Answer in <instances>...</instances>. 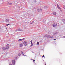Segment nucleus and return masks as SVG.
Returning a JSON list of instances; mask_svg holds the SVG:
<instances>
[{"label":"nucleus","mask_w":65,"mask_h":65,"mask_svg":"<svg viewBox=\"0 0 65 65\" xmlns=\"http://www.w3.org/2000/svg\"><path fill=\"white\" fill-rule=\"evenodd\" d=\"M15 60L14 59L12 61V64L10 63L9 65H14L15 64Z\"/></svg>","instance_id":"obj_1"},{"label":"nucleus","mask_w":65,"mask_h":65,"mask_svg":"<svg viewBox=\"0 0 65 65\" xmlns=\"http://www.w3.org/2000/svg\"><path fill=\"white\" fill-rule=\"evenodd\" d=\"M17 31H23V30L21 29L18 28L17 29L15 32H17Z\"/></svg>","instance_id":"obj_2"},{"label":"nucleus","mask_w":65,"mask_h":65,"mask_svg":"<svg viewBox=\"0 0 65 65\" xmlns=\"http://www.w3.org/2000/svg\"><path fill=\"white\" fill-rule=\"evenodd\" d=\"M24 45L25 46H27V43H28V42L26 41H24L23 43Z\"/></svg>","instance_id":"obj_3"},{"label":"nucleus","mask_w":65,"mask_h":65,"mask_svg":"<svg viewBox=\"0 0 65 65\" xmlns=\"http://www.w3.org/2000/svg\"><path fill=\"white\" fill-rule=\"evenodd\" d=\"M52 26L54 27H56V26H57V24L55 23H53L52 25Z\"/></svg>","instance_id":"obj_4"},{"label":"nucleus","mask_w":65,"mask_h":65,"mask_svg":"<svg viewBox=\"0 0 65 65\" xmlns=\"http://www.w3.org/2000/svg\"><path fill=\"white\" fill-rule=\"evenodd\" d=\"M9 44H7V45L6 46V50H7L8 49V48H9Z\"/></svg>","instance_id":"obj_5"},{"label":"nucleus","mask_w":65,"mask_h":65,"mask_svg":"<svg viewBox=\"0 0 65 65\" xmlns=\"http://www.w3.org/2000/svg\"><path fill=\"white\" fill-rule=\"evenodd\" d=\"M25 39V38H24L23 39H19L18 40V41H22L23 40H24Z\"/></svg>","instance_id":"obj_6"},{"label":"nucleus","mask_w":65,"mask_h":65,"mask_svg":"<svg viewBox=\"0 0 65 65\" xmlns=\"http://www.w3.org/2000/svg\"><path fill=\"white\" fill-rule=\"evenodd\" d=\"M33 23H36V21L35 20H34L32 22H31L30 24H32Z\"/></svg>","instance_id":"obj_7"},{"label":"nucleus","mask_w":65,"mask_h":65,"mask_svg":"<svg viewBox=\"0 0 65 65\" xmlns=\"http://www.w3.org/2000/svg\"><path fill=\"white\" fill-rule=\"evenodd\" d=\"M6 21L7 23H8V22H9V20L8 19H7L6 20Z\"/></svg>","instance_id":"obj_8"},{"label":"nucleus","mask_w":65,"mask_h":65,"mask_svg":"<svg viewBox=\"0 0 65 65\" xmlns=\"http://www.w3.org/2000/svg\"><path fill=\"white\" fill-rule=\"evenodd\" d=\"M41 10H42V9H37V11H39H39H41Z\"/></svg>","instance_id":"obj_9"},{"label":"nucleus","mask_w":65,"mask_h":65,"mask_svg":"<svg viewBox=\"0 0 65 65\" xmlns=\"http://www.w3.org/2000/svg\"><path fill=\"white\" fill-rule=\"evenodd\" d=\"M32 41L31 40L30 41V42L31 43V44L30 45V46H33V43H32Z\"/></svg>","instance_id":"obj_10"},{"label":"nucleus","mask_w":65,"mask_h":65,"mask_svg":"<svg viewBox=\"0 0 65 65\" xmlns=\"http://www.w3.org/2000/svg\"><path fill=\"white\" fill-rule=\"evenodd\" d=\"M53 13L54 15H56L57 13H56V12H53Z\"/></svg>","instance_id":"obj_11"},{"label":"nucleus","mask_w":65,"mask_h":65,"mask_svg":"<svg viewBox=\"0 0 65 65\" xmlns=\"http://www.w3.org/2000/svg\"><path fill=\"white\" fill-rule=\"evenodd\" d=\"M20 46L21 47H22V46H23V44H22V43L20 44Z\"/></svg>","instance_id":"obj_12"},{"label":"nucleus","mask_w":65,"mask_h":65,"mask_svg":"<svg viewBox=\"0 0 65 65\" xmlns=\"http://www.w3.org/2000/svg\"><path fill=\"white\" fill-rule=\"evenodd\" d=\"M44 8L46 9V8H47L48 7L46 6H44Z\"/></svg>","instance_id":"obj_13"},{"label":"nucleus","mask_w":65,"mask_h":65,"mask_svg":"<svg viewBox=\"0 0 65 65\" xmlns=\"http://www.w3.org/2000/svg\"><path fill=\"white\" fill-rule=\"evenodd\" d=\"M57 34V32H55L53 34V35H56Z\"/></svg>","instance_id":"obj_14"},{"label":"nucleus","mask_w":65,"mask_h":65,"mask_svg":"<svg viewBox=\"0 0 65 65\" xmlns=\"http://www.w3.org/2000/svg\"><path fill=\"white\" fill-rule=\"evenodd\" d=\"M46 37L47 38H50V35H49L47 36Z\"/></svg>","instance_id":"obj_15"},{"label":"nucleus","mask_w":65,"mask_h":65,"mask_svg":"<svg viewBox=\"0 0 65 65\" xmlns=\"http://www.w3.org/2000/svg\"><path fill=\"white\" fill-rule=\"evenodd\" d=\"M12 4L11 3H10L9 4V5H11Z\"/></svg>","instance_id":"obj_16"},{"label":"nucleus","mask_w":65,"mask_h":65,"mask_svg":"<svg viewBox=\"0 0 65 65\" xmlns=\"http://www.w3.org/2000/svg\"><path fill=\"white\" fill-rule=\"evenodd\" d=\"M3 50H4V51L6 50V48H5V47H4L3 48Z\"/></svg>","instance_id":"obj_17"},{"label":"nucleus","mask_w":65,"mask_h":65,"mask_svg":"<svg viewBox=\"0 0 65 65\" xmlns=\"http://www.w3.org/2000/svg\"><path fill=\"white\" fill-rule=\"evenodd\" d=\"M53 36H50V38H53Z\"/></svg>","instance_id":"obj_18"},{"label":"nucleus","mask_w":65,"mask_h":65,"mask_svg":"<svg viewBox=\"0 0 65 65\" xmlns=\"http://www.w3.org/2000/svg\"><path fill=\"white\" fill-rule=\"evenodd\" d=\"M58 8L59 9H61V8L60 7H58Z\"/></svg>","instance_id":"obj_19"},{"label":"nucleus","mask_w":65,"mask_h":65,"mask_svg":"<svg viewBox=\"0 0 65 65\" xmlns=\"http://www.w3.org/2000/svg\"><path fill=\"white\" fill-rule=\"evenodd\" d=\"M21 56V54L19 53L18 54V56Z\"/></svg>","instance_id":"obj_20"},{"label":"nucleus","mask_w":65,"mask_h":65,"mask_svg":"<svg viewBox=\"0 0 65 65\" xmlns=\"http://www.w3.org/2000/svg\"><path fill=\"white\" fill-rule=\"evenodd\" d=\"M57 8L58 7H59V5L57 4Z\"/></svg>","instance_id":"obj_21"},{"label":"nucleus","mask_w":65,"mask_h":65,"mask_svg":"<svg viewBox=\"0 0 65 65\" xmlns=\"http://www.w3.org/2000/svg\"><path fill=\"white\" fill-rule=\"evenodd\" d=\"M8 25H10V24H6V26H8Z\"/></svg>","instance_id":"obj_22"},{"label":"nucleus","mask_w":65,"mask_h":65,"mask_svg":"<svg viewBox=\"0 0 65 65\" xmlns=\"http://www.w3.org/2000/svg\"><path fill=\"white\" fill-rule=\"evenodd\" d=\"M37 44L38 45H39V42H38L37 43Z\"/></svg>","instance_id":"obj_23"},{"label":"nucleus","mask_w":65,"mask_h":65,"mask_svg":"<svg viewBox=\"0 0 65 65\" xmlns=\"http://www.w3.org/2000/svg\"><path fill=\"white\" fill-rule=\"evenodd\" d=\"M21 54H23V52L21 51Z\"/></svg>","instance_id":"obj_24"},{"label":"nucleus","mask_w":65,"mask_h":65,"mask_svg":"<svg viewBox=\"0 0 65 65\" xmlns=\"http://www.w3.org/2000/svg\"><path fill=\"white\" fill-rule=\"evenodd\" d=\"M63 8H64V9H65V7L64 6H63Z\"/></svg>","instance_id":"obj_25"},{"label":"nucleus","mask_w":65,"mask_h":65,"mask_svg":"<svg viewBox=\"0 0 65 65\" xmlns=\"http://www.w3.org/2000/svg\"><path fill=\"white\" fill-rule=\"evenodd\" d=\"M63 22L64 24H65V20H64Z\"/></svg>","instance_id":"obj_26"},{"label":"nucleus","mask_w":65,"mask_h":65,"mask_svg":"<svg viewBox=\"0 0 65 65\" xmlns=\"http://www.w3.org/2000/svg\"><path fill=\"white\" fill-rule=\"evenodd\" d=\"M35 62V60L34 59L33 61V62Z\"/></svg>","instance_id":"obj_27"},{"label":"nucleus","mask_w":65,"mask_h":65,"mask_svg":"<svg viewBox=\"0 0 65 65\" xmlns=\"http://www.w3.org/2000/svg\"><path fill=\"white\" fill-rule=\"evenodd\" d=\"M43 57H44V55L42 57V58Z\"/></svg>","instance_id":"obj_28"},{"label":"nucleus","mask_w":65,"mask_h":65,"mask_svg":"<svg viewBox=\"0 0 65 65\" xmlns=\"http://www.w3.org/2000/svg\"><path fill=\"white\" fill-rule=\"evenodd\" d=\"M56 40V39H55L54 40Z\"/></svg>","instance_id":"obj_29"},{"label":"nucleus","mask_w":65,"mask_h":65,"mask_svg":"<svg viewBox=\"0 0 65 65\" xmlns=\"http://www.w3.org/2000/svg\"><path fill=\"white\" fill-rule=\"evenodd\" d=\"M61 11V12H62V10H60Z\"/></svg>","instance_id":"obj_30"},{"label":"nucleus","mask_w":65,"mask_h":65,"mask_svg":"<svg viewBox=\"0 0 65 65\" xmlns=\"http://www.w3.org/2000/svg\"><path fill=\"white\" fill-rule=\"evenodd\" d=\"M24 56H27V55H24Z\"/></svg>","instance_id":"obj_31"},{"label":"nucleus","mask_w":65,"mask_h":65,"mask_svg":"<svg viewBox=\"0 0 65 65\" xmlns=\"http://www.w3.org/2000/svg\"><path fill=\"white\" fill-rule=\"evenodd\" d=\"M23 56H25V55H24V54H23Z\"/></svg>","instance_id":"obj_32"}]
</instances>
